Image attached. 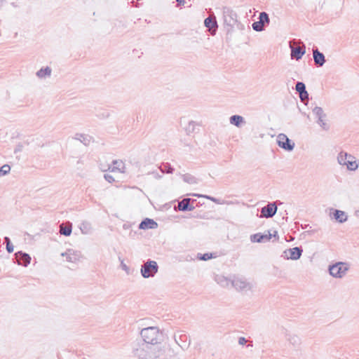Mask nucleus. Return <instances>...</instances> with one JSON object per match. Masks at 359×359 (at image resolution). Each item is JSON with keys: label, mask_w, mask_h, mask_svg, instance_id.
Returning <instances> with one entry per match:
<instances>
[{"label": "nucleus", "mask_w": 359, "mask_h": 359, "mask_svg": "<svg viewBox=\"0 0 359 359\" xmlns=\"http://www.w3.org/2000/svg\"><path fill=\"white\" fill-rule=\"evenodd\" d=\"M271 238V234L270 233L266 234L255 233L250 237V240L252 243H262L269 241Z\"/></svg>", "instance_id": "obj_6"}, {"label": "nucleus", "mask_w": 359, "mask_h": 359, "mask_svg": "<svg viewBox=\"0 0 359 359\" xmlns=\"http://www.w3.org/2000/svg\"><path fill=\"white\" fill-rule=\"evenodd\" d=\"M190 198H184L178 203V209L182 211L191 210L193 208H189Z\"/></svg>", "instance_id": "obj_11"}, {"label": "nucleus", "mask_w": 359, "mask_h": 359, "mask_svg": "<svg viewBox=\"0 0 359 359\" xmlns=\"http://www.w3.org/2000/svg\"><path fill=\"white\" fill-rule=\"evenodd\" d=\"M277 207L275 204L271 203L262 209V215L265 217H271L275 215Z\"/></svg>", "instance_id": "obj_7"}, {"label": "nucleus", "mask_w": 359, "mask_h": 359, "mask_svg": "<svg viewBox=\"0 0 359 359\" xmlns=\"http://www.w3.org/2000/svg\"><path fill=\"white\" fill-rule=\"evenodd\" d=\"M141 335L145 342L154 344L157 341L158 332L154 327H148L142 330Z\"/></svg>", "instance_id": "obj_2"}, {"label": "nucleus", "mask_w": 359, "mask_h": 359, "mask_svg": "<svg viewBox=\"0 0 359 359\" xmlns=\"http://www.w3.org/2000/svg\"><path fill=\"white\" fill-rule=\"evenodd\" d=\"M264 27V24H262L259 20L257 22H255L252 24V28L257 32L262 31Z\"/></svg>", "instance_id": "obj_21"}, {"label": "nucleus", "mask_w": 359, "mask_h": 359, "mask_svg": "<svg viewBox=\"0 0 359 359\" xmlns=\"http://www.w3.org/2000/svg\"><path fill=\"white\" fill-rule=\"evenodd\" d=\"M104 177H105V179H106L107 180H108L109 182H111L114 181V180L113 179V177H112L111 176H110V175H105Z\"/></svg>", "instance_id": "obj_28"}, {"label": "nucleus", "mask_w": 359, "mask_h": 359, "mask_svg": "<svg viewBox=\"0 0 359 359\" xmlns=\"http://www.w3.org/2000/svg\"><path fill=\"white\" fill-rule=\"evenodd\" d=\"M313 54L315 63L319 66H322L325 61L323 54L320 53L317 49L313 50Z\"/></svg>", "instance_id": "obj_9"}, {"label": "nucleus", "mask_w": 359, "mask_h": 359, "mask_svg": "<svg viewBox=\"0 0 359 359\" xmlns=\"http://www.w3.org/2000/svg\"><path fill=\"white\" fill-rule=\"evenodd\" d=\"M6 248L9 252H12L13 251V247L10 245L9 241L7 243Z\"/></svg>", "instance_id": "obj_26"}, {"label": "nucleus", "mask_w": 359, "mask_h": 359, "mask_svg": "<svg viewBox=\"0 0 359 359\" xmlns=\"http://www.w3.org/2000/svg\"><path fill=\"white\" fill-rule=\"evenodd\" d=\"M11 170V167L8 165H4L0 168V176L4 175L8 173Z\"/></svg>", "instance_id": "obj_23"}, {"label": "nucleus", "mask_w": 359, "mask_h": 359, "mask_svg": "<svg viewBox=\"0 0 359 359\" xmlns=\"http://www.w3.org/2000/svg\"><path fill=\"white\" fill-rule=\"evenodd\" d=\"M243 121V117L240 116L235 115L231 117V123L236 126H238Z\"/></svg>", "instance_id": "obj_18"}, {"label": "nucleus", "mask_w": 359, "mask_h": 359, "mask_svg": "<svg viewBox=\"0 0 359 359\" xmlns=\"http://www.w3.org/2000/svg\"><path fill=\"white\" fill-rule=\"evenodd\" d=\"M334 215L335 219L339 222H345L347 219L346 213L341 210H335Z\"/></svg>", "instance_id": "obj_12"}, {"label": "nucleus", "mask_w": 359, "mask_h": 359, "mask_svg": "<svg viewBox=\"0 0 359 359\" xmlns=\"http://www.w3.org/2000/svg\"><path fill=\"white\" fill-rule=\"evenodd\" d=\"M62 255L69 262H76L79 259L78 255L71 251L67 252Z\"/></svg>", "instance_id": "obj_15"}, {"label": "nucleus", "mask_w": 359, "mask_h": 359, "mask_svg": "<svg viewBox=\"0 0 359 359\" xmlns=\"http://www.w3.org/2000/svg\"><path fill=\"white\" fill-rule=\"evenodd\" d=\"M18 261L20 264L27 266L31 261V257L27 254H20L17 255Z\"/></svg>", "instance_id": "obj_10"}, {"label": "nucleus", "mask_w": 359, "mask_h": 359, "mask_svg": "<svg viewBox=\"0 0 359 359\" xmlns=\"http://www.w3.org/2000/svg\"><path fill=\"white\" fill-rule=\"evenodd\" d=\"M290 257L294 259L299 258L301 256V250L298 248H294L290 250Z\"/></svg>", "instance_id": "obj_17"}, {"label": "nucleus", "mask_w": 359, "mask_h": 359, "mask_svg": "<svg viewBox=\"0 0 359 359\" xmlns=\"http://www.w3.org/2000/svg\"><path fill=\"white\" fill-rule=\"evenodd\" d=\"M348 270L347 266L344 263H338L330 268V274L337 278H341Z\"/></svg>", "instance_id": "obj_5"}, {"label": "nucleus", "mask_w": 359, "mask_h": 359, "mask_svg": "<svg viewBox=\"0 0 359 359\" xmlns=\"http://www.w3.org/2000/svg\"><path fill=\"white\" fill-rule=\"evenodd\" d=\"M338 161L341 165H346L350 170H355L358 166L355 157L344 152H341L339 154Z\"/></svg>", "instance_id": "obj_1"}, {"label": "nucleus", "mask_w": 359, "mask_h": 359, "mask_svg": "<svg viewBox=\"0 0 359 359\" xmlns=\"http://www.w3.org/2000/svg\"><path fill=\"white\" fill-rule=\"evenodd\" d=\"M179 5H184L185 3L184 0H176Z\"/></svg>", "instance_id": "obj_29"}, {"label": "nucleus", "mask_w": 359, "mask_h": 359, "mask_svg": "<svg viewBox=\"0 0 359 359\" xmlns=\"http://www.w3.org/2000/svg\"><path fill=\"white\" fill-rule=\"evenodd\" d=\"M50 72H51V70L50 68L48 67H46V69H41V70H39L38 72H37V75L39 76V77H43V76H46L47 75H50Z\"/></svg>", "instance_id": "obj_20"}, {"label": "nucleus", "mask_w": 359, "mask_h": 359, "mask_svg": "<svg viewBox=\"0 0 359 359\" xmlns=\"http://www.w3.org/2000/svg\"><path fill=\"white\" fill-rule=\"evenodd\" d=\"M277 143L278 146L285 150L291 151L293 149L294 144L285 135L279 134L277 136Z\"/></svg>", "instance_id": "obj_4"}, {"label": "nucleus", "mask_w": 359, "mask_h": 359, "mask_svg": "<svg viewBox=\"0 0 359 359\" xmlns=\"http://www.w3.org/2000/svg\"><path fill=\"white\" fill-rule=\"evenodd\" d=\"M60 233L66 236H69L72 233V225L65 226L62 224L60 226Z\"/></svg>", "instance_id": "obj_13"}, {"label": "nucleus", "mask_w": 359, "mask_h": 359, "mask_svg": "<svg viewBox=\"0 0 359 359\" xmlns=\"http://www.w3.org/2000/svg\"><path fill=\"white\" fill-rule=\"evenodd\" d=\"M296 90L299 93H302V92L305 90V85L302 82H298L296 84Z\"/></svg>", "instance_id": "obj_24"}, {"label": "nucleus", "mask_w": 359, "mask_h": 359, "mask_svg": "<svg viewBox=\"0 0 359 359\" xmlns=\"http://www.w3.org/2000/svg\"><path fill=\"white\" fill-rule=\"evenodd\" d=\"M158 226L157 223L151 219L147 218L143 220L140 224V229H156Z\"/></svg>", "instance_id": "obj_8"}, {"label": "nucleus", "mask_w": 359, "mask_h": 359, "mask_svg": "<svg viewBox=\"0 0 359 359\" xmlns=\"http://www.w3.org/2000/svg\"><path fill=\"white\" fill-rule=\"evenodd\" d=\"M304 51L302 50L301 47H297L292 50V57H295L297 60L300 59L304 54Z\"/></svg>", "instance_id": "obj_14"}, {"label": "nucleus", "mask_w": 359, "mask_h": 359, "mask_svg": "<svg viewBox=\"0 0 359 359\" xmlns=\"http://www.w3.org/2000/svg\"><path fill=\"white\" fill-rule=\"evenodd\" d=\"M299 95L302 100H304L308 97V93L306 90L303 91L302 93H299Z\"/></svg>", "instance_id": "obj_25"}, {"label": "nucleus", "mask_w": 359, "mask_h": 359, "mask_svg": "<svg viewBox=\"0 0 359 359\" xmlns=\"http://www.w3.org/2000/svg\"><path fill=\"white\" fill-rule=\"evenodd\" d=\"M247 342L246 339L244 337H241L239 339V344L241 345H244Z\"/></svg>", "instance_id": "obj_27"}, {"label": "nucleus", "mask_w": 359, "mask_h": 359, "mask_svg": "<svg viewBox=\"0 0 359 359\" xmlns=\"http://www.w3.org/2000/svg\"><path fill=\"white\" fill-rule=\"evenodd\" d=\"M259 21L264 25L265 22L269 23V19L268 15L264 12L261 13L259 15Z\"/></svg>", "instance_id": "obj_22"}, {"label": "nucleus", "mask_w": 359, "mask_h": 359, "mask_svg": "<svg viewBox=\"0 0 359 359\" xmlns=\"http://www.w3.org/2000/svg\"><path fill=\"white\" fill-rule=\"evenodd\" d=\"M205 25L209 28V30H212L214 29V31H215V27H216V22L213 20L211 18H207L205 20Z\"/></svg>", "instance_id": "obj_16"}, {"label": "nucleus", "mask_w": 359, "mask_h": 359, "mask_svg": "<svg viewBox=\"0 0 359 359\" xmlns=\"http://www.w3.org/2000/svg\"><path fill=\"white\" fill-rule=\"evenodd\" d=\"M158 271V266L156 262L149 261L144 264L141 271L144 278L153 276Z\"/></svg>", "instance_id": "obj_3"}, {"label": "nucleus", "mask_w": 359, "mask_h": 359, "mask_svg": "<svg viewBox=\"0 0 359 359\" xmlns=\"http://www.w3.org/2000/svg\"><path fill=\"white\" fill-rule=\"evenodd\" d=\"M216 256L212 253H205L203 255H198V258L200 260L207 261L212 258L215 257Z\"/></svg>", "instance_id": "obj_19"}]
</instances>
